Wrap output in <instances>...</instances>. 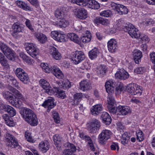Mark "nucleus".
I'll list each match as a JSON object with an SVG mask.
<instances>
[{"instance_id": "1", "label": "nucleus", "mask_w": 155, "mask_h": 155, "mask_svg": "<svg viewBox=\"0 0 155 155\" xmlns=\"http://www.w3.org/2000/svg\"><path fill=\"white\" fill-rule=\"evenodd\" d=\"M20 113L25 120L31 125L35 126L38 124L37 116L30 109L24 108L20 111Z\"/></svg>"}, {"instance_id": "2", "label": "nucleus", "mask_w": 155, "mask_h": 155, "mask_svg": "<svg viewBox=\"0 0 155 155\" xmlns=\"http://www.w3.org/2000/svg\"><path fill=\"white\" fill-rule=\"evenodd\" d=\"M41 66L43 71L47 73L52 72L53 74L58 79H62L64 77L61 71L57 66H53L50 68L47 64L42 63L41 64Z\"/></svg>"}, {"instance_id": "3", "label": "nucleus", "mask_w": 155, "mask_h": 155, "mask_svg": "<svg viewBox=\"0 0 155 155\" xmlns=\"http://www.w3.org/2000/svg\"><path fill=\"white\" fill-rule=\"evenodd\" d=\"M122 28L125 32H127L132 38H138L140 36V33L132 24H130L127 26H123Z\"/></svg>"}, {"instance_id": "4", "label": "nucleus", "mask_w": 155, "mask_h": 155, "mask_svg": "<svg viewBox=\"0 0 155 155\" xmlns=\"http://www.w3.org/2000/svg\"><path fill=\"white\" fill-rule=\"evenodd\" d=\"M4 140L7 145L12 148H16L19 145L18 141L14 136L7 132L5 135Z\"/></svg>"}, {"instance_id": "5", "label": "nucleus", "mask_w": 155, "mask_h": 155, "mask_svg": "<svg viewBox=\"0 0 155 155\" xmlns=\"http://www.w3.org/2000/svg\"><path fill=\"white\" fill-rule=\"evenodd\" d=\"M112 135V133L110 130L106 129L103 130L98 136L99 143L102 145L104 144L110 138Z\"/></svg>"}, {"instance_id": "6", "label": "nucleus", "mask_w": 155, "mask_h": 155, "mask_svg": "<svg viewBox=\"0 0 155 155\" xmlns=\"http://www.w3.org/2000/svg\"><path fill=\"white\" fill-rule=\"evenodd\" d=\"M0 49L7 56L8 58L11 60L14 59L15 57V53L6 44L0 42Z\"/></svg>"}, {"instance_id": "7", "label": "nucleus", "mask_w": 155, "mask_h": 155, "mask_svg": "<svg viewBox=\"0 0 155 155\" xmlns=\"http://www.w3.org/2000/svg\"><path fill=\"white\" fill-rule=\"evenodd\" d=\"M15 73L19 79L24 84H27L30 82L29 78L27 74L21 68H17Z\"/></svg>"}, {"instance_id": "8", "label": "nucleus", "mask_w": 155, "mask_h": 155, "mask_svg": "<svg viewBox=\"0 0 155 155\" xmlns=\"http://www.w3.org/2000/svg\"><path fill=\"white\" fill-rule=\"evenodd\" d=\"M25 46L28 53L32 57L36 58L39 54V50L36 45L32 43H28L25 44Z\"/></svg>"}, {"instance_id": "9", "label": "nucleus", "mask_w": 155, "mask_h": 155, "mask_svg": "<svg viewBox=\"0 0 155 155\" xmlns=\"http://www.w3.org/2000/svg\"><path fill=\"white\" fill-rule=\"evenodd\" d=\"M140 86L137 84L131 83L127 85L126 88L127 91L132 95L137 94L140 95L142 91Z\"/></svg>"}, {"instance_id": "10", "label": "nucleus", "mask_w": 155, "mask_h": 155, "mask_svg": "<svg viewBox=\"0 0 155 155\" xmlns=\"http://www.w3.org/2000/svg\"><path fill=\"white\" fill-rule=\"evenodd\" d=\"M85 58L84 52L81 51H76L73 54L71 60L74 64H77L84 60Z\"/></svg>"}, {"instance_id": "11", "label": "nucleus", "mask_w": 155, "mask_h": 155, "mask_svg": "<svg viewBox=\"0 0 155 155\" xmlns=\"http://www.w3.org/2000/svg\"><path fill=\"white\" fill-rule=\"evenodd\" d=\"M50 35L53 39L58 41L62 42L64 41L65 40L64 35L62 34L61 31H52L51 32Z\"/></svg>"}, {"instance_id": "12", "label": "nucleus", "mask_w": 155, "mask_h": 155, "mask_svg": "<svg viewBox=\"0 0 155 155\" xmlns=\"http://www.w3.org/2000/svg\"><path fill=\"white\" fill-rule=\"evenodd\" d=\"M100 121L97 120L93 119L90 122V125L88 127L89 130L91 132H96L100 127Z\"/></svg>"}, {"instance_id": "13", "label": "nucleus", "mask_w": 155, "mask_h": 155, "mask_svg": "<svg viewBox=\"0 0 155 155\" xmlns=\"http://www.w3.org/2000/svg\"><path fill=\"white\" fill-rule=\"evenodd\" d=\"M109 51L112 53L116 52L117 49V42L114 39H111L107 43Z\"/></svg>"}, {"instance_id": "14", "label": "nucleus", "mask_w": 155, "mask_h": 155, "mask_svg": "<svg viewBox=\"0 0 155 155\" xmlns=\"http://www.w3.org/2000/svg\"><path fill=\"white\" fill-rule=\"evenodd\" d=\"M8 89L9 91H11L16 95L19 101L21 102L22 105V103L25 104H27L28 103L27 98L23 97L18 90L15 89L12 87H9Z\"/></svg>"}, {"instance_id": "15", "label": "nucleus", "mask_w": 155, "mask_h": 155, "mask_svg": "<svg viewBox=\"0 0 155 155\" xmlns=\"http://www.w3.org/2000/svg\"><path fill=\"white\" fill-rule=\"evenodd\" d=\"M114 84L112 79H110L107 81L105 84L106 90L108 94H113L114 93Z\"/></svg>"}, {"instance_id": "16", "label": "nucleus", "mask_w": 155, "mask_h": 155, "mask_svg": "<svg viewBox=\"0 0 155 155\" xmlns=\"http://www.w3.org/2000/svg\"><path fill=\"white\" fill-rule=\"evenodd\" d=\"M49 52L51 56L54 59L59 60L61 59V54L55 47H51L49 48Z\"/></svg>"}, {"instance_id": "17", "label": "nucleus", "mask_w": 155, "mask_h": 155, "mask_svg": "<svg viewBox=\"0 0 155 155\" xmlns=\"http://www.w3.org/2000/svg\"><path fill=\"white\" fill-rule=\"evenodd\" d=\"M129 75L128 73L124 70L120 69L115 74V77L120 80H125L129 78Z\"/></svg>"}, {"instance_id": "18", "label": "nucleus", "mask_w": 155, "mask_h": 155, "mask_svg": "<svg viewBox=\"0 0 155 155\" xmlns=\"http://www.w3.org/2000/svg\"><path fill=\"white\" fill-rule=\"evenodd\" d=\"M55 105L54 100L51 97L45 100L42 104V106L48 108V112L49 111L50 109L53 108Z\"/></svg>"}, {"instance_id": "19", "label": "nucleus", "mask_w": 155, "mask_h": 155, "mask_svg": "<svg viewBox=\"0 0 155 155\" xmlns=\"http://www.w3.org/2000/svg\"><path fill=\"white\" fill-rule=\"evenodd\" d=\"M103 110L101 104H97L93 106L90 109L91 114L93 115L97 116Z\"/></svg>"}, {"instance_id": "20", "label": "nucleus", "mask_w": 155, "mask_h": 155, "mask_svg": "<svg viewBox=\"0 0 155 155\" xmlns=\"http://www.w3.org/2000/svg\"><path fill=\"white\" fill-rule=\"evenodd\" d=\"M76 15L78 18L81 19H85L87 17L86 10L81 8L76 9Z\"/></svg>"}, {"instance_id": "21", "label": "nucleus", "mask_w": 155, "mask_h": 155, "mask_svg": "<svg viewBox=\"0 0 155 155\" xmlns=\"http://www.w3.org/2000/svg\"><path fill=\"white\" fill-rule=\"evenodd\" d=\"M133 55L135 63L139 64L143 56L142 52L139 50L135 49L133 52Z\"/></svg>"}, {"instance_id": "22", "label": "nucleus", "mask_w": 155, "mask_h": 155, "mask_svg": "<svg viewBox=\"0 0 155 155\" xmlns=\"http://www.w3.org/2000/svg\"><path fill=\"white\" fill-rule=\"evenodd\" d=\"M12 28L13 32L12 34L13 36H15L18 33L22 31L23 29L22 25L19 22H15L12 25Z\"/></svg>"}, {"instance_id": "23", "label": "nucleus", "mask_w": 155, "mask_h": 155, "mask_svg": "<svg viewBox=\"0 0 155 155\" xmlns=\"http://www.w3.org/2000/svg\"><path fill=\"white\" fill-rule=\"evenodd\" d=\"M66 11L63 8H59L55 11V17L58 19L64 18L65 16Z\"/></svg>"}, {"instance_id": "24", "label": "nucleus", "mask_w": 155, "mask_h": 155, "mask_svg": "<svg viewBox=\"0 0 155 155\" xmlns=\"http://www.w3.org/2000/svg\"><path fill=\"white\" fill-rule=\"evenodd\" d=\"M117 110L120 114L123 115H126L131 112L130 107L127 106H119L117 107Z\"/></svg>"}, {"instance_id": "25", "label": "nucleus", "mask_w": 155, "mask_h": 155, "mask_svg": "<svg viewBox=\"0 0 155 155\" xmlns=\"http://www.w3.org/2000/svg\"><path fill=\"white\" fill-rule=\"evenodd\" d=\"M90 8L97 9L100 7L99 4L95 0H88L87 1L86 5Z\"/></svg>"}, {"instance_id": "26", "label": "nucleus", "mask_w": 155, "mask_h": 155, "mask_svg": "<svg viewBox=\"0 0 155 155\" xmlns=\"http://www.w3.org/2000/svg\"><path fill=\"white\" fill-rule=\"evenodd\" d=\"M49 146L48 142L47 140H45L39 143V148L42 152L45 153L49 149Z\"/></svg>"}, {"instance_id": "27", "label": "nucleus", "mask_w": 155, "mask_h": 155, "mask_svg": "<svg viewBox=\"0 0 155 155\" xmlns=\"http://www.w3.org/2000/svg\"><path fill=\"white\" fill-rule=\"evenodd\" d=\"M79 88L83 91L87 90L91 88V84L88 80H84L80 83Z\"/></svg>"}, {"instance_id": "28", "label": "nucleus", "mask_w": 155, "mask_h": 155, "mask_svg": "<svg viewBox=\"0 0 155 155\" xmlns=\"http://www.w3.org/2000/svg\"><path fill=\"white\" fill-rule=\"evenodd\" d=\"M16 3L18 6L26 11H32L33 10V9L32 8H31L29 6L24 2L17 1Z\"/></svg>"}, {"instance_id": "29", "label": "nucleus", "mask_w": 155, "mask_h": 155, "mask_svg": "<svg viewBox=\"0 0 155 155\" xmlns=\"http://www.w3.org/2000/svg\"><path fill=\"white\" fill-rule=\"evenodd\" d=\"M68 37L71 41L74 42L78 45L81 44L80 38L76 34L74 33H68Z\"/></svg>"}, {"instance_id": "30", "label": "nucleus", "mask_w": 155, "mask_h": 155, "mask_svg": "<svg viewBox=\"0 0 155 155\" xmlns=\"http://www.w3.org/2000/svg\"><path fill=\"white\" fill-rule=\"evenodd\" d=\"M99 53L98 49L96 47L94 48L89 51L88 55L91 60H94L97 58Z\"/></svg>"}, {"instance_id": "31", "label": "nucleus", "mask_w": 155, "mask_h": 155, "mask_svg": "<svg viewBox=\"0 0 155 155\" xmlns=\"http://www.w3.org/2000/svg\"><path fill=\"white\" fill-rule=\"evenodd\" d=\"M36 38L40 43L43 44L45 43L47 40V37L46 35L41 33H37L35 34Z\"/></svg>"}, {"instance_id": "32", "label": "nucleus", "mask_w": 155, "mask_h": 155, "mask_svg": "<svg viewBox=\"0 0 155 155\" xmlns=\"http://www.w3.org/2000/svg\"><path fill=\"white\" fill-rule=\"evenodd\" d=\"M101 118L104 123L106 124H109L111 121V118L109 114L106 112H103L101 114Z\"/></svg>"}, {"instance_id": "33", "label": "nucleus", "mask_w": 155, "mask_h": 155, "mask_svg": "<svg viewBox=\"0 0 155 155\" xmlns=\"http://www.w3.org/2000/svg\"><path fill=\"white\" fill-rule=\"evenodd\" d=\"M117 11L120 14H127L128 12L127 8L124 6L118 4L115 7Z\"/></svg>"}, {"instance_id": "34", "label": "nucleus", "mask_w": 155, "mask_h": 155, "mask_svg": "<svg viewBox=\"0 0 155 155\" xmlns=\"http://www.w3.org/2000/svg\"><path fill=\"white\" fill-rule=\"evenodd\" d=\"M130 139V137L128 135L127 133V132H124L122 135V137L121 138V143L124 146L128 145Z\"/></svg>"}, {"instance_id": "35", "label": "nucleus", "mask_w": 155, "mask_h": 155, "mask_svg": "<svg viewBox=\"0 0 155 155\" xmlns=\"http://www.w3.org/2000/svg\"><path fill=\"white\" fill-rule=\"evenodd\" d=\"M94 21L97 24H101L104 25H107L109 22V21L107 19L99 17L94 19Z\"/></svg>"}, {"instance_id": "36", "label": "nucleus", "mask_w": 155, "mask_h": 155, "mask_svg": "<svg viewBox=\"0 0 155 155\" xmlns=\"http://www.w3.org/2000/svg\"><path fill=\"white\" fill-rule=\"evenodd\" d=\"M57 21L56 23V25L60 28H65L69 25V22L68 21L65 20L64 18Z\"/></svg>"}, {"instance_id": "37", "label": "nucleus", "mask_w": 155, "mask_h": 155, "mask_svg": "<svg viewBox=\"0 0 155 155\" xmlns=\"http://www.w3.org/2000/svg\"><path fill=\"white\" fill-rule=\"evenodd\" d=\"M45 92L47 93L49 95H52L53 94H56L57 92L59 91V87L55 86L52 88L50 86H49V87L46 89Z\"/></svg>"}, {"instance_id": "38", "label": "nucleus", "mask_w": 155, "mask_h": 155, "mask_svg": "<svg viewBox=\"0 0 155 155\" xmlns=\"http://www.w3.org/2000/svg\"><path fill=\"white\" fill-rule=\"evenodd\" d=\"M19 56L23 60L29 64H31L33 62V59L31 58L22 52L19 53Z\"/></svg>"}, {"instance_id": "39", "label": "nucleus", "mask_w": 155, "mask_h": 155, "mask_svg": "<svg viewBox=\"0 0 155 155\" xmlns=\"http://www.w3.org/2000/svg\"><path fill=\"white\" fill-rule=\"evenodd\" d=\"M5 78L8 81H10L14 86L17 87L18 89V88L19 87L18 86V84L15 78L8 75H6Z\"/></svg>"}, {"instance_id": "40", "label": "nucleus", "mask_w": 155, "mask_h": 155, "mask_svg": "<svg viewBox=\"0 0 155 155\" xmlns=\"http://www.w3.org/2000/svg\"><path fill=\"white\" fill-rule=\"evenodd\" d=\"M39 84L40 86L45 90L47 89L50 85L48 82L46 80L43 79H41L40 80Z\"/></svg>"}, {"instance_id": "41", "label": "nucleus", "mask_w": 155, "mask_h": 155, "mask_svg": "<svg viewBox=\"0 0 155 155\" xmlns=\"http://www.w3.org/2000/svg\"><path fill=\"white\" fill-rule=\"evenodd\" d=\"M76 29L83 34V35L81 37H84V38L85 37H86L88 38L89 37V38H91V33L89 31H88L87 30H86L85 31H84V28L79 29L77 28H76Z\"/></svg>"}, {"instance_id": "42", "label": "nucleus", "mask_w": 155, "mask_h": 155, "mask_svg": "<svg viewBox=\"0 0 155 155\" xmlns=\"http://www.w3.org/2000/svg\"><path fill=\"white\" fill-rule=\"evenodd\" d=\"M83 97V94L82 93H76L73 96L74 102H76L77 103L79 102Z\"/></svg>"}, {"instance_id": "43", "label": "nucleus", "mask_w": 155, "mask_h": 155, "mask_svg": "<svg viewBox=\"0 0 155 155\" xmlns=\"http://www.w3.org/2000/svg\"><path fill=\"white\" fill-rule=\"evenodd\" d=\"M87 0H71L72 3H76L81 6H85L86 5Z\"/></svg>"}, {"instance_id": "44", "label": "nucleus", "mask_w": 155, "mask_h": 155, "mask_svg": "<svg viewBox=\"0 0 155 155\" xmlns=\"http://www.w3.org/2000/svg\"><path fill=\"white\" fill-rule=\"evenodd\" d=\"M62 139V138L58 134H56L53 137V140L55 145H57V147H58V146L60 143Z\"/></svg>"}, {"instance_id": "45", "label": "nucleus", "mask_w": 155, "mask_h": 155, "mask_svg": "<svg viewBox=\"0 0 155 155\" xmlns=\"http://www.w3.org/2000/svg\"><path fill=\"white\" fill-rule=\"evenodd\" d=\"M9 102L13 106L17 108H19L22 105L21 102L19 101L18 98L17 100H11Z\"/></svg>"}, {"instance_id": "46", "label": "nucleus", "mask_w": 155, "mask_h": 155, "mask_svg": "<svg viewBox=\"0 0 155 155\" xmlns=\"http://www.w3.org/2000/svg\"><path fill=\"white\" fill-rule=\"evenodd\" d=\"M112 15L111 11L109 9L104 10L101 12L100 13V15L101 16L105 17H110Z\"/></svg>"}, {"instance_id": "47", "label": "nucleus", "mask_w": 155, "mask_h": 155, "mask_svg": "<svg viewBox=\"0 0 155 155\" xmlns=\"http://www.w3.org/2000/svg\"><path fill=\"white\" fill-rule=\"evenodd\" d=\"M6 111H7L11 117L14 116L16 115V113L15 109L9 105Z\"/></svg>"}, {"instance_id": "48", "label": "nucleus", "mask_w": 155, "mask_h": 155, "mask_svg": "<svg viewBox=\"0 0 155 155\" xmlns=\"http://www.w3.org/2000/svg\"><path fill=\"white\" fill-rule=\"evenodd\" d=\"M113 94H109L107 98V101L108 103V105H114L115 103V101L114 97L112 95Z\"/></svg>"}, {"instance_id": "49", "label": "nucleus", "mask_w": 155, "mask_h": 155, "mask_svg": "<svg viewBox=\"0 0 155 155\" xmlns=\"http://www.w3.org/2000/svg\"><path fill=\"white\" fill-rule=\"evenodd\" d=\"M134 71L135 73L142 74L146 71V69L144 67H138L135 69Z\"/></svg>"}, {"instance_id": "50", "label": "nucleus", "mask_w": 155, "mask_h": 155, "mask_svg": "<svg viewBox=\"0 0 155 155\" xmlns=\"http://www.w3.org/2000/svg\"><path fill=\"white\" fill-rule=\"evenodd\" d=\"M2 94L3 97L7 100L10 99L12 100V98L13 95L12 94L8 91H4L2 93Z\"/></svg>"}, {"instance_id": "51", "label": "nucleus", "mask_w": 155, "mask_h": 155, "mask_svg": "<svg viewBox=\"0 0 155 155\" xmlns=\"http://www.w3.org/2000/svg\"><path fill=\"white\" fill-rule=\"evenodd\" d=\"M62 87L64 89H67L71 87V82L68 80L63 81L62 82Z\"/></svg>"}, {"instance_id": "52", "label": "nucleus", "mask_w": 155, "mask_h": 155, "mask_svg": "<svg viewBox=\"0 0 155 155\" xmlns=\"http://www.w3.org/2000/svg\"><path fill=\"white\" fill-rule=\"evenodd\" d=\"M114 105H107V107L109 112L112 114H115L117 110V108L114 107Z\"/></svg>"}, {"instance_id": "53", "label": "nucleus", "mask_w": 155, "mask_h": 155, "mask_svg": "<svg viewBox=\"0 0 155 155\" xmlns=\"http://www.w3.org/2000/svg\"><path fill=\"white\" fill-rule=\"evenodd\" d=\"M52 115L55 122L56 123H59L60 122V117L58 113L54 111H53L52 112Z\"/></svg>"}, {"instance_id": "54", "label": "nucleus", "mask_w": 155, "mask_h": 155, "mask_svg": "<svg viewBox=\"0 0 155 155\" xmlns=\"http://www.w3.org/2000/svg\"><path fill=\"white\" fill-rule=\"evenodd\" d=\"M137 140L140 142L142 141L144 139V136L142 131H139L137 133Z\"/></svg>"}, {"instance_id": "55", "label": "nucleus", "mask_w": 155, "mask_h": 155, "mask_svg": "<svg viewBox=\"0 0 155 155\" xmlns=\"http://www.w3.org/2000/svg\"><path fill=\"white\" fill-rule=\"evenodd\" d=\"M56 94H58L59 97L61 99H64L66 97L65 92L63 91L60 90L59 88V91L56 92Z\"/></svg>"}, {"instance_id": "56", "label": "nucleus", "mask_w": 155, "mask_h": 155, "mask_svg": "<svg viewBox=\"0 0 155 155\" xmlns=\"http://www.w3.org/2000/svg\"><path fill=\"white\" fill-rule=\"evenodd\" d=\"M140 41L145 42H148L149 41V39L148 37L144 34H140Z\"/></svg>"}, {"instance_id": "57", "label": "nucleus", "mask_w": 155, "mask_h": 155, "mask_svg": "<svg viewBox=\"0 0 155 155\" xmlns=\"http://www.w3.org/2000/svg\"><path fill=\"white\" fill-rule=\"evenodd\" d=\"M26 21L25 22V24L26 26L31 31H34V29L33 28L31 24L30 21L29 20L25 19Z\"/></svg>"}, {"instance_id": "58", "label": "nucleus", "mask_w": 155, "mask_h": 155, "mask_svg": "<svg viewBox=\"0 0 155 155\" xmlns=\"http://www.w3.org/2000/svg\"><path fill=\"white\" fill-rule=\"evenodd\" d=\"M106 69L105 68H103L102 66L100 67L97 71L98 74H100V76H102V75L105 74Z\"/></svg>"}, {"instance_id": "59", "label": "nucleus", "mask_w": 155, "mask_h": 155, "mask_svg": "<svg viewBox=\"0 0 155 155\" xmlns=\"http://www.w3.org/2000/svg\"><path fill=\"white\" fill-rule=\"evenodd\" d=\"M149 56L151 61L154 65L155 64V52H153L150 53Z\"/></svg>"}, {"instance_id": "60", "label": "nucleus", "mask_w": 155, "mask_h": 155, "mask_svg": "<svg viewBox=\"0 0 155 155\" xmlns=\"http://www.w3.org/2000/svg\"><path fill=\"white\" fill-rule=\"evenodd\" d=\"M30 3L36 8L38 7L39 6V2L38 0H27Z\"/></svg>"}, {"instance_id": "61", "label": "nucleus", "mask_w": 155, "mask_h": 155, "mask_svg": "<svg viewBox=\"0 0 155 155\" xmlns=\"http://www.w3.org/2000/svg\"><path fill=\"white\" fill-rule=\"evenodd\" d=\"M0 63L3 66L5 67H7L8 66V61L5 58L0 60Z\"/></svg>"}, {"instance_id": "62", "label": "nucleus", "mask_w": 155, "mask_h": 155, "mask_svg": "<svg viewBox=\"0 0 155 155\" xmlns=\"http://www.w3.org/2000/svg\"><path fill=\"white\" fill-rule=\"evenodd\" d=\"M110 148L111 149L113 150H115L117 149V151L119 150V149L118 143H112L110 145Z\"/></svg>"}, {"instance_id": "63", "label": "nucleus", "mask_w": 155, "mask_h": 155, "mask_svg": "<svg viewBox=\"0 0 155 155\" xmlns=\"http://www.w3.org/2000/svg\"><path fill=\"white\" fill-rule=\"evenodd\" d=\"M27 134L26 133H25V136L27 140L30 142L34 143L35 142V140L30 135V134Z\"/></svg>"}, {"instance_id": "64", "label": "nucleus", "mask_w": 155, "mask_h": 155, "mask_svg": "<svg viewBox=\"0 0 155 155\" xmlns=\"http://www.w3.org/2000/svg\"><path fill=\"white\" fill-rule=\"evenodd\" d=\"M5 123L9 127H13L15 125L13 120L11 118H10L8 120V121Z\"/></svg>"}]
</instances>
